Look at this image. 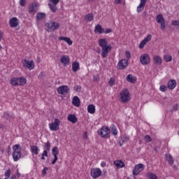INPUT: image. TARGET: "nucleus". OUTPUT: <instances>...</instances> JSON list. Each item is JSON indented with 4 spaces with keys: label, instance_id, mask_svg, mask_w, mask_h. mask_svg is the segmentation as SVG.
Instances as JSON below:
<instances>
[{
    "label": "nucleus",
    "instance_id": "dca6fc26",
    "mask_svg": "<svg viewBox=\"0 0 179 179\" xmlns=\"http://www.w3.org/2000/svg\"><path fill=\"white\" fill-rule=\"evenodd\" d=\"M150 40H152V35L151 34H148L147 36V37H145L139 44V48L142 49L143 48V47H145V45H146L147 43H149V41H150Z\"/></svg>",
    "mask_w": 179,
    "mask_h": 179
},
{
    "label": "nucleus",
    "instance_id": "a19ab883",
    "mask_svg": "<svg viewBox=\"0 0 179 179\" xmlns=\"http://www.w3.org/2000/svg\"><path fill=\"white\" fill-rule=\"evenodd\" d=\"M148 178L149 179H158L157 176L155 173H148Z\"/></svg>",
    "mask_w": 179,
    "mask_h": 179
},
{
    "label": "nucleus",
    "instance_id": "20e7f679",
    "mask_svg": "<svg viewBox=\"0 0 179 179\" xmlns=\"http://www.w3.org/2000/svg\"><path fill=\"white\" fill-rule=\"evenodd\" d=\"M110 129L106 126H103L101 129L98 131L99 135H101L102 138H110Z\"/></svg>",
    "mask_w": 179,
    "mask_h": 179
},
{
    "label": "nucleus",
    "instance_id": "f03ea898",
    "mask_svg": "<svg viewBox=\"0 0 179 179\" xmlns=\"http://www.w3.org/2000/svg\"><path fill=\"white\" fill-rule=\"evenodd\" d=\"M120 101L122 103H128L131 100V96H129V91L128 89L122 90L120 94Z\"/></svg>",
    "mask_w": 179,
    "mask_h": 179
},
{
    "label": "nucleus",
    "instance_id": "9d476101",
    "mask_svg": "<svg viewBox=\"0 0 179 179\" xmlns=\"http://www.w3.org/2000/svg\"><path fill=\"white\" fill-rule=\"evenodd\" d=\"M57 93L59 94H68L69 93V87L66 85H62L57 88Z\"/></svg>",
    "mask_w": 179,
    "mask_h": 179
},
{
    "label": "nucleus",
    "instance_id": "58836bf2",
    "mask_svg": "<svg viewBox=\"0 0 179 179\" xmlns=\"http://www.w3.org/2000/svg\"><path fill=\"white\" fill-rule=\"evenodd\" d=\"M128 141H129V136H126L124 138L122 139L119 143L120 146H122V145H124V143H125V142H128Z\"/></svg>",
    "mask_w": 179,
    "mask_h": 179
},
{
    "label": "nucleus",
    "instance_id": "c9c22d12",
    "mask_svg": "<svg viewBox=\"0 0 179 179\" xmlns=\"http://www.w3.org/2000/svg\"><path fill=\"white\" fill-rule=\"evenodd\" d=\"M110 129H111L112 134H113V135H114V136L117 135L118 131H117V127H115V125L111 124L110 125Z\"/></svg>",
    "mask_w": 179,
    "mask_h": 179
},
{
    "label": "nucleus",
    "instance_id": "864d4df0",
    "mask_svg": "<svg viewBox=\"0 0 179 179\" xmlns=\"http://www.w3.org/2000/svg\"><path fill=\"white\" fill-rule=\"evenodd\" d=\"M108 84L110 85V86H114V79H113V78L110 79Z\"/></svg>",
    "mask_w": 179,
    "mask_h": 179
},
{
    "label": "nucleus",
    "instance_id": "774afa93",
    "mask_svg": "<svg viewBox=\"0 0 179 179\" xmlns=\"http://www.w3.org/2000/svg\"><path fill=\"white\" fill-rule=\"evenodd\" d=\"M10 179H16V175L12 176Z\"/></svg>",
    "mask_w": 179,
    "mask_h": 179
},
{
    "label": "nucleus",
    "instance_id": "37998d69",
    "mask_svg": "<svg viewBox=\"0 0 179 179\" xmlns=\"http://www.w3.org/2000/svg\"><path fill=\"white\" fill-rule=\"evenodd\" d=\"M145 141L147 143L152 142V137H150V136H149V135H146L145 136Z\"/></svg>",
    "mask_w": 179,
    "mask_h": 179
},
{
    "label": "nucleus",
    "instance_id": "7ed1b4c3",
    "mask_svg": "<svg viewBox=\"0 0 179 179\" xmlns=\"http://www.w3.org/2000/svg\"><path fill=\"white\" fill-rule=\"evenodd\" d=\"M46 27H48V31H54V30H57V29H59V23L50 21L48 23H46L45 24Z\"/></svg>",
    "mask_w": 179,
    "mask_h": 179
},
{
    "label": "nucleus",
    "instance_id": "09e8293b",
    "mask_svg": "<svg viewBox=\"0 0 179 179\" xmlns=\"http://www.w3.org/2000/svg\"><path fill=\"white\" fill-rule=\"evenodd\" d=\"M159 89L161 92H166V90H167V87L166 85H162Z\"/></svg>",
    "mask_w": 179,
    "mask_h": 179
},
{
    "label": "nucleus",
    "instance_id": "a18cd8bd",
    "mask_svg": "<svg viewBox=\"0 0 179 179\" xmlns=\"http://www.w3.org/2000/svg\"><path fill=\"white\" fill-rule=\"evenodd\" d=\"M59 3V0H50V3L58 5Z\"/></svg>",
    "mask_w": 179,
    "mask_h": 179
},
{
    "label": "nucleus",
    "instance_id": "338daca9",
    "mask_svg": "<svg viewBox=\"0 0 179 179\" xmlns=\"http://www.w3.org/2000/svg\"><path fill=\"white\" fill-rule=\"evenodd\" d=\"M8 153L9 155V153H12L11 152V150H10V147L8 146Z\"/></svg>",
    "mask_w": 179,
    "mask_h": 179
},
{
    "label": "nucleus",
    "instance_id": "7c9ffc66",
    "mask_svg": "<svg viewBox=\"0 0 179 179\" xmlns=\"http://www.w3.org/2000/svg\"><path fill=\"white\" fill-rule=\"evenodd\" d=\"M166 159L168 163L171 164V166H173V164H174V159H173V157L171 156V155L166 154Z\"/></svg>",
    "mask_w": 179,
    "mask_h": 179
},
{
    "label": "nucleus",
    "instance_id": "a878e982",
    "mask_svg": "<svg viewBox=\"0 0 179 179\" xmlns=\"http://www.w3.org/2000/svg\"><path fill=\"white\" fill-rule=\"evenodd\" d=\"M72 103L76 107H79L80 106V99H79V97L74 96L72 100Z\"/></svg>",
    "mask_w": 179,
    "mask_h": 179
},
{
    "label": "nucleus",
    "instance_id": "2eb2a0df",
    "mask_svg": "<svg viewBox=\"0 0 179 179\" xmlns=\"http://www.w3.org/2000/svg\"><path fill=\"white\" fill-rule=\"evenodd\" d=\"M100 176H101V170H100V169L91 170V176L92 178H99Z\"/></svg>",
    "mask_w": 179,
    "mask_h": 179
},
{
    "label": "nucleus",
    "instance_id": "c03bdc74",
    "mask_svg": "<svg viewBox=\"0 0 179 179\" xmlns=\"http://www.w3.org/2000/svg\"><path fill=\"white\" fill-rule=\"evenodd\" d=\"M125 56H126V58H127V61H128V59H131V52H129V50H127L125 52Z\"/></svg>",
    "mask_w": 179,
    "mask_h": 179
},
{
    "label": "nucleus",
    "instance_id": "13d9d810",
    "mask_svg": "<svg viewBox=\"0 0 179 179\" xmlns=\"http://www.w3.org/2000/svg\"><path fill=\"white\" fill-rule=\"evenodd\" d=\"M100 78H99V76L95 75L94 76V82H99Z\"/></svg>",
    "mask_w": 179,
    "mask_h": 179
},
{
    "label": "nucleus",
    "instance_id": "39448f33",
    "mask_svg": "<svg viewBox=\"0 0 179 179\" xmlns=\"http://www.w3.org/2000/svg\"><path fill=\"white\" fill-rule=\"evenodd\" d=\"M156 21L157 22V23H159V24H161V30H166V22L164 21V17H163V14H159L158 15H157Z\"/></svg>",
    "mask_w": 179,
    "mask_h": 179
},
{
    "label": "nucleus",
    "instance_id": "052dcab7",
    "mask_svg": "<svg viewBox=\"0 0 179 179\" xmlns=\"http://www.w3.org/2000/svg\"><path fill=\"white\" fill-rule=\"evenodd\" d=\"M2 38H3V32L0 31V41H2Z\"/></svg>",
    "mask_w": 179,
    "mask_h": 179
},
{
    "label": "nucleus",
    "instance_id": "de8ad7c7",
    "mask_svg": "<svg viewBox=\"0 0 179 179\" xmlns=\"http://www.w3.org/2000/svg\"><path fill=\"white\" fill-rule=\"evenodd\" d=\"M172 26H178L179 27V20L172 21Z\"/></svg>",
    "mask_w": 179,
    "mask_h": 179
},
{
    "label": "nucleus",
    "instance_id": "cd10ccee",
    "mask_svg": "<svg viewBox=\"0 0 179 179\" xmlns=\"http://www.w3.org/2000/svg\"><path fill=\"white\" fill-rule=\"evenodd\" d=\"M87 111L90 114H94L96 113V106L93 104H90L87 106Z\"/></svg>",
    "mask_w": 179,
    "mask_h": 179
},
{
    "label": "nucleus",
    "instance_id": "f3484780",
    "mask_svg": "<svg viewBox=\"0 0 179 179\" xmlns=\"http://www.w3.org/2000/svg\"><path fill=\"white\" fill-rule=\"evenodd\" d=\"M58 153H59V151L58 150V147H54L52 149V154L55 158L52 162V164H55V163H57V160H58V157H57V155H58Z\"/></svg>",
    "mask_w": 179,
    "mask_h": 179
},
{
    "label": "nucleus",
    "instance_id": "680f3d73",
    "mask_svg": "<svg viewBox=\"0 0 179 179\" xmlns=\"http://www.w3.org/2000/svg\"><path fill=\"white\" fill-rule=\"evenodd\" d=\"M80 90H82V87H80V85H78L76 87V92H80Z\"/></svg>",
    "mask_w": 179,
    "mask_h": 179
},
{
    "label": "nucleus",
    "instance_id": "49530a36",
    "mask_svg": "<svg viewBox=\"0 0 179 179\" xmlns=\"http://www.w3.org/2000/svg\"><path fill=\"white\" fill-rule=\"evenodd\" d=\"M177 110H178V104L173 105L171 111H177Z\"/></svg>",
    "mask_w": 179,
    "mask_h": 179
},
{
    "label": "nucleus",
    "instance_id": "0eeeda50",
    "mask_svg": "<svg viewBox=\"0 0 179 179\" xmlns=\"http://www.w3.org/2000/svg\"><path fill=\"white\" fill-rule=\"evenodd\" d=\"M59 124H61L59 119L55 118L53 123L49 124V128L50 131H58V129H59Z\"/></svg>",
    "mask_w": 179,
    "mask_h": 179
},
{
    "label": "nucleus",
    "instance_id": "e2e57ef3",
    "mask_svg": "<svg viewBox=\"0 0 179 179\" xmlns=\"http://www.w3.org/2000/svg\"><path fill=\"white\" fill-rule=\"evenodd\" d=\"M101 167H106V166H107V164H106L105 162H102L101 163Z\"/></svg>",
    "mask_w": 179,
    "mask_h": 179
},
{
    "label": "nucleus",
    "instance_id": "0e129e2a",
    "mask_svg": "<svg viewBox=\"0 0 179 179\" xmlns=\"http://www.w3.org/2000/svg\"><path fill=\"white\" fill-rule=\"evenodd\" d=\"M83 138H84V139L87 138V134L86 132L84 133Z\"/></svg>",
    "mask_w": 179,
    "mask_h": 179
},
{
    "label": "nucleus",
    "instance_id": "c85d7f7f",
    "mask_svg": "<svg viewBox=\"0 0 179 179\" xmlns=\"http://www.w3.org/2000/svg\"><path fill=\"white\" fill-rule=\"evenodd\" d=\"M126 80H127V82H129V83H135L136 82V79L134 78V76L131 74H129L127 76Z\"/></svg>",
    "mask_w": 179,
    "mask_h": 179
},
{
    "label": "nucleus",
    "instance_id": "473e14b6",
    "mask_svg": "<svg viewBox=\"0 0 179 179\" xmlns=\"http://www.w3.org/2000/svg\"><path fill=\"white\" fill-rule=\"evenodd\" d=\"M153 59L156 65H162V57H160L159 56H155Z\"/></svg>",
    "mask_w": 179,
    "mask_h": 179
},
{
    "label": "nucleus",
    "instance_id": "f704fd0d",
    "mask_svg": "<svg viewBox=\"0 0 179 179\" xmlns=\"http://www.w3.org/2000/svg\"><path fill=\"white\" fill-rule=\"evenodd\" d=\"M20 157H22V153H15L13 152V158L14 162H17Z\"/></svg>",
    "mask_w": 179,
    "mask_h": 179
},
{
    "label": "nucleus",
    "instance_id": "2f4dec72",
    "mask_svg": "<svg viewBox=\"0 0 179 179\" xmlns=\"http://www.w3.org/2000/svg\"><path fill=\"white\" fill-rule=\"evenodd\" d=\"M38 147H37L36 145H31V153H33V155H38Z\"/></svg>",
    "mask_w": 179,
    "mask_h": 179
},
{
    "label": "nucleus",
    "instance_id": "72a5a7b5",
    "mask_svg": "<svg viewBox=\"0 0 179 179\" xmlns=\"http://www.w3.org/2000/svg\"><path fill=\"white\" fill-rule=\"evenodd\" d=\"M43 19H45V13H38L36 14V20H43Z\"/></svg>",
    "mask_w": 179,
    "mask_h": 179
},
{
    "label": "nucleus",
    "instance_id": "e433bc0d",
    "mask_svg": "<svg viewBox=\"0 0 179 179\" xmlns=\"http://www.w3.org/2000/svg\"><path fill=\"white\" fill-rule=\"evenodd\" d=\"M85 20H86V22H92V20H93V14L90 13L85 15Z\"/></svg>",
    "mask_w": 179,
    "mask_h": 179
},
{
    "label": "nucleus",
    "instance_id": "79ce46f5",
    "mask_svg": "<svg viewBox=\"0 0 179 179\" xmlns=\"http://www.w3.org/2000/svg\"><path fill=\"white\" fill-rule=\"evenodd\" d=\"M10 169H8L7 171H6L5 172V177L7 178H9V177H10Z\"/></svg>",
    "mask_w": 179,
    "mask_h": 179
},
{
    "label": "nucleus",
    "instance_id": "f257e3e1",
    "mask_svg": "<svg viewBox=\"0 0 179 179\" xmlns=\"http://www.w3.org/2000/svg\"><path fill=\"white\" fill-rule=\"evenodd\" d=\"M10 83L12 86H23L27 83V80L24 77L13 78Z\"/></svg>",
    "mask_w": 179,
    "mask_h": 179
},
{
    "label": "nucleus",
    "instance_id": "423d86ee",
    "mask_svg": "<svg viewBox=\"0 0 179 179\" xmlns=\"http://www.w3.org/2000/svg\"><path fill=\"white\" fill-rule=\"evenodd\" d=\"M22 65L24 68H27V69H29V71H31L34 68V62L29 61L26 59H22Z\"/></svg>",
    "mask_w": 179,
    "mask_h": 179
},
{
    "label": "nucleus",
    "instance_id": "6e6d98bb",
    "mask_svg": "<svg viewBox=\"0 0 179 179\" xmlns=\"http://www.w3.org/2000/svg\"><path fill=\"white\" fill-rule=\"evenodd\" d=\"M42 155L45 156V157H48V151L47 150H44Z\"/></svg>",
    "mask_w": 179,
    "mask_h": 179
},
{
    "label": "nucleus",
    "instance_id": "3c124183",
    "mask_svg": "<svg viewBox=\"0 0 179 179\" xmlns=\"http://www.w3.org/2000/svg\"><path fill=\"white\" fill-rule=\"evenodd\" d=\"M4 118H6V120H8V118H10V115H9L8 112L4 113Z\"/></svg>",
    "mask_w": 179,
    "mask_h": 179
},
{
    "label": "nucleus",
    "instance_id": "f8f14e48",
    "mask_svg": "<svg viewBox=\"0 0 179 179\" xmlns=\"http://www.w3.org/2000/svg\"><path fill=\"white\" fill-rule=\"evenodd\" d=\"M128 66V59H121L117 63V68L120 71H122L123 69H125Z\"/></svg>",
    "mask_w": 179,
    "mask_h": 179
},
{
    "label": "nucleus",
    "instance_id": "aec40b11",
    "mask_svg": "<svg viewBox=\"0 0 179 179\" xmlns=\"http://www.w3.org/2000/svg\"><path fill=\"white\" fill-rule=\"evenodd\" d=\"M168 89L170 90H173V89L176 88V86H177V82L176 80H171L168 83Z\"/></svg>",
    "mask_w": 179,
    "mask_h": 179
},
{
    "label": "nucleus",
    "instance_id": "5fc2aeb1",
    "mask_svg": "<svg viewBox=\"0 0 179 179\" xmlns=\"http://www.w3.org/2000/svg\"><path fill=\"white\" fill-rule=\"evenodd\" d=\"M20 5L21 6H24L26 5V0H20Z\"/></svg>",
    "mask_w": 179,
    "mask_h": 179
},
{
    "label": "nucleus",
    "instance_id": "ea45409f",
    "mask_svg": "<svg viewBox=\"0 0 179 179\" xmlns=\"http://www.w3.org/2000/svg\"><path fill=\"white\" fill-rule=\"evenodd\" d=\"M45 149H46L45 150H47L48 152H50V150H51V143H50V141H48L45 143Z\"/></svg>",
    "mask_w": 179,
    "mask_h": 179
},
{
    "label": "nucleus",
    "instance_id": "b1692460",
    "mask_svg": "<svg viewBox=\"0 0 179 179\" xmlns=\"http://www.w3.org/2000/svg\"><path fill=\"white\" fill-rule=\"evenodd\" d=\"M114 164L117 167V169H122V167H125V164H124L122 160L115 161Z\"/></svg>",
    "mask_w": 179,
    "mask_h": 179
},
{
    "label": "nucleus",
    "instance_id": "bb28decb",
    "mask_svg": "<svg viewBox=\"0 0 179 179\" xmlns=\"http://www.w3.org/2000/svg\"><path fill=\"white\" fill-rule=\"evenodd\" d=\"M72 69H73V72H78V71H79V69H80L79 62H74L72 64Z\"/></svg>",
    "mask_w": 179,
    "mask_h": 179
},
{
    "label": "nucleus",
    "instance_id": "4be33fe9",
    "mask_svg": "<svg viewBox=\"0 0 179 179\" xmlns=\"http://www.w3.org/2000/svg\"><path fill=\"white\" fill-rule=\"evenodd\" d=\"M67 120L68 121H70V122H72L73 124H76V122H78V117H76V115H69Z\"/></svg>",
    "mask_w": 179,
    "mask_h": 179
},
{
    "label": "nucleus",
    "instance_id": "5701e85b",
    "mask_svg": "<svg viewBox=\"0 0 179 179\" xmlns=\"http://www.w3.org/2000/svg\"><path fill=\"white\" fill-rule=\"evenodd\" d=\"M13 153H15H15H22V147L19 144L15 145L13 147Z\"/></svg>",
    "mask_w": 179,
    "mask_h": 179
},
{
    "label": "nucleus",
    "instance_id": "412c9836",
    "mask_svg": "<svg viewBox=\"0 0 179 179\" xmlns=\"http://www.w3.org/2000/svg\"><path fill=\"white\" fill-rule=\"evenodd\" d=\"M99 45L101 48H103V47H108V42H107V39H106V38L99 39Z\"/></svg>",
    "mask_w": 179,
    "mask_h": 179
},
{
    "label": "nucleus",
    "instance_id": "393cba45",
    "mask_svg": "<svg viewBox=\"0 0 179 179\" xmlns=\"http://www.w3.org/2000/svg\"><path fill=\"white\" fill-rule=\"evenodd\" d=\"M94 33H99V34H103V33H104V29L101 27V25L97 24L95 27Z\"/></svg>",
    "mask_w": 179,
    "mask_h": 179
},
{
    "label": "nucleus",
    "instance_id": "69168bd1",
    "mask_svg": "<svg viewBox=\"0 0 179 179\" xmlns=\"http://www.w3.org/2000/svg\"><path fill=\"white\" fill-rule=\"evenodd\" d=\"M115 2L117 5H118V3H121V0H115Z\"/></svg>",
    "mask_w": 179,
    "mask_h": 179
},
{
    "label": "nucleus",
    "instance_id": "4468645a",
    "mask_svg": "<svg viewBox=\"0 0 179 179\" xmlns=\"http://www.w3.org/2000/svg\"><path fill=\"white\" fill-rule=\"evenodd\" d=\"M60 62L64 65V66H67L71 64V59L68 55H63L60 59Z\"/></svg>",
    "mask_w": 179,
    "mask_h": 179
},
{
    "label": "nucleus",
    "instance_id": "4c0bfd02",
    "mask_svg": "<svg viewBox=\"0 0 179 179\" xmlns=\"http://www.w3.org/2000/svg\"><path fill=\"white\" fill-rule=\"evenodd\" d=\"M164 59L165 62H171V61L173 59V57L170 55H166L164 57Z\"/></svg>",
    "mask_w": 179,
    "mask_h": 179
},
{
    "label": "nucleus",
    "instance_id": "4d7b16f0",
    "mask_svg": "<svg viewBox=\"0 0 179 179\" xmlns=\"http://www.w3.org/2000/svg\"><path fill=\"white\" fill-rule=\"evenodd\" d=\"M68 38V37H65V36H60V37H59V40L60 41H62V40L64 41H66V39Z\"/></svg>",
    "mask_w": 179,
    "mask_h": 179
},
{
    "label": "nucleus",
    "instance_id": "1a4fd4ad",
    "mask_svg": "<svg viewBox=\"0 0 179 179\" xmlns=\"http://www.w3.org/2000/svg\"><path fill=\"white\" fill-rule=\"evenodd\" d=\"M145 169V165L143 164H138L134 166L133 169V174L134 176H138L141 171H143Z\"/></svg>",
    "mask_w": 179,
    "mask_h": 179
},
{
    "label": "nucleus",
    "instance_id": "a211bd4d",
    "mask_svg": "<svg viewBox=\"0 0 179 179\" xmlns=\"http://www.w3.org/2000/svg\"><path fill=\"white\" fill-rule=\"evenodd\" d=\"M9 24L11 27H17L19 20L16 17H12L9 20Z\"/></svg>",
    "mask_w": 179,
    "mask_h": 179
},
{
    "label": "nucleus",
    "instance_id": "9b49d317",
    "mask_svg": "<svg viewBox=\"0 0 179 179\" xmlns=\"http://www.w3.org/2000/svg\"><path fill=\"white\" fill-rule=\"evenodd\" d=\"M101 55L103 58H107L108 53L111 51V45L108 44V46L101 48Z\"/></svg>",
    "mask_w": 179,
    "mask_h": 179
},
{
    "label": "nucleus",
    "instance_id": "6ab92c4d",
    "mask_svg": "<svg viewBox=\"0 0 179 179\" xmlns=\"http://www.w3.org/2000/svg\"><path fill=\"white\" fill-rule=\"evenodd\" d=\"M148 2V0H141V3L139 6L137 7V13H141L143 9H145V5H146V3Z\"/></svg>",
    "mask_w": 179,
    "mask_h": 179
},
{
    "label": "nucleus",
    "instance_id": "603ef678",
    "mask_svg": "<svg viewBox=\"0 0 179 179\" xmlns=\"http://www.w3.org/2000/svg\"><path fill=\"white\" fill-rule=\"evenodd\" d=\"M47 171H48V167H45L43 170H42V174L43 176H45V174H47Z\"/></svg>",
    "mask_w": 179,
    "mask_h": 179
},
{
    "label": "nucleus",
    "instance_id": "ddd939ff",
    "mask_svg": "<svg viewBox=\"0 0 179 179\" xmlns=\"http://www.w3.org/2000/svg\"><path fill=\"white\" fill-rule=\"evenodd\" d=\"M37 10H38V3H34L29 5V13H33V15H34L35 13H36Z\"/></svg>",
    "mask_w": 179,
    "mask_h": 179
},
{
    "label": "nucleus",
    "instance_id": "c756f323",
    "mask_svg": "<svg viewBox=\"0 0 179 179\" xmlns=\"http://www.w3.org/2000/svg\"><path fill=\"white\" fill-rule=\"evenodd\" d=\"M48 6L53 13H55L58 10V8H57V4H52V3H49Z\"/></svg>",
    "mask_w": 179,
    "mask_h": 179
},
{
    "label": "nucleus",
    "instance_id": "8fccbe9b",
    "mask_svg": "<svg viewBox=\"0 0 179 179\" xmlns=\"http://www.w3.org/2000/svg\"><path fill=\"white\" fill-rule=\"evenodd\" d=\"M65 41L67 43V44H69V45H72L73 44V41L69 38H67Z\"/></svg>",
    "mask_w": 179,
    "mask_h": 179
},
{
    "label": "nucleus",
    "instance_id": "bf43d9fd",
    "mask_svg": "<svg viewBox=\"0 0 179 179\" xmlns=\"http://www.w3.org/2000/svg\"><path fill=\"white\" fill-rule=\"evenodd\" d=\"M113 31L112 29H106V31H104L103 33H105L106 34H108V33H111Z\"/></svg>",
    "mask_w": 179,
    "mask_h": 179
},
{
    "label": "nucleus",
    "instance_id": "6e6552de",
    "mask_svg": "<svg viewBox=\"0 0 179 179\" xmlns=\"http://www.w3.org/2000/svg\"><path fill=\"white\" fill-rule=\"evenodd\" d=\"M140 62L142 65H148L150 62V56L148 54L142 55L140 57Z\"/></svg>",
    "mask_w": 179,
    "mask_h": 179
}]
</instances>
